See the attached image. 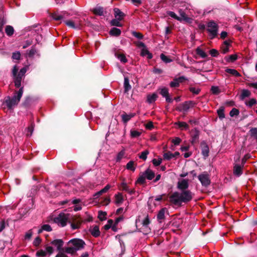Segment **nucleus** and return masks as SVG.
<instances>
[{
  "mask_svg": "<svg viewBox=\"0 0 257 257\" xmlns=\"http://www.w3.org/2000/svg\"><path fill=\"white\" fill-rule=\"evenodd\" d=\"M6 33L9 36H11L14 34V29L11 26L8 25L5 29Z\"/></svg>",
  "mask_w": 257,
  "mask_h": 257,
  "instance_id": "36",
  "label": "nucleus"
},
{
  "mask_svg": "<svg viewBox=\"0 0 257 257\" xmlns=\"http://www.w3.org/2000/svg\"><path fill=\"white\" fill-rule=\"evenodd\" d=\"M242 166L235 164L233 168V173L235 175L239 177L242 174Z\"/></svg>",
  "mask_w": 257,
  "mask_h": 257,
  "instance_id": "21",
  "label": "nucleus"
},
{
  "mask_svg": "<svg viewBox=\"0 0 257 257\" xmlns=\"http://www.w3.org/2000/svg\"><path fill=\"white\" fill-rule=\"evenodd\" d=\"M141 55L143 57L147 56L148 59H151L153 57L152 54L146 48L142 49Z\"/></svg>",
  "mask_w": 257,
  "mask_h": 257,
  "instance_id": "25",
  "label": "nucleus"
},
{
  "mask_svg": "<svg viewBox=\"0 0 257 257\" xmlns=\"http://www.w3.org/2000/svg\"><path fill=\"white\" fill-rule=\"evenodd\" d=\"M42 241V239L39 236H37L33 241V245L36 247H38Z\"/></svg>",
  "mask_w": 257,
  "mask_h": 257,
  "instance_id": "56",
  "label": "nucleus"
},
{
  "mask_svg": "<svg viewBox=\"0 0 257 257\" xmlns=\"http://www.w3.org/2000/svg\"><path fill=\"white\" fill-rule=\"evenodd\" d=\"M42 227L43 230L48 232L51 231L52 230V227L49 224H44L42 226Z\"/></svg>",
  "mask_w": 257,
  "mask_h": 257,
  "instance_id": "63",
  "label": "nucleus"
},
{
  "mask_svg": "<svg viewBox=\"0 0 257 257\" xmlns=\"http://www.w3.org/2000/svg\"><path fill=\"white\" fill-rule=\"evenodd\" d=\"M68 214H65L64 213H60L58 216L54 218V222L58 224H60L62 227H64L66 225L67 223L69 221Z\"/></svg>",
  "mask_w": 257,
  "mask_h": 257,
  "instance_id": "7",
  "label": "nucleus"
},
{
  "mask_svg": "<svg viewBox=\"0 0 257 257\" xmlns=\"http://www.w3.org/2000/svg\"><path fill=\"white\" fill-rule=\"evenodd\" d=\"M113 14L115 18L119 21H122L126 16L124 13L117 8L113 9Z\"/></svg>",
  "mask_w": 257,
  "mask_h": 257,
  "instance_id": "15",
  "label": "nucleus"
},
{
  "mask_svg": "<svg viewBox=\"0 0 257 257\" xmlns=\"http://www.w3.org/2000/svg\"><path fill=\"white\" fill-rule=\"evenodd\" d=\"M239 113V111L238 109L233 108L229 112V115L231 117L237 116Z\"/></svg>",
  "mask_w": 257,
  "mask_h": 257,
  "instance_id": "48",
  "label": "nucleus"
},
{
  "mask_svg": "<svg viewBox=\"0 0 257 257\" xmlns=\"http://www.w3.org/2000/svg\"><path fill=\"white\" fill-rule=\"evenodd\" d=\"M189 187L188 180L182 179L177 183V188L180 190L175 191L169 196V202L172 204L181 207L182 203L187 204L193 198L194 194L188 190Z\"/></svg>",
  "mask_w": 257,
  "mask_h": 257,
  "instance_id": "1",
  "label": "nucleus"
},
{
  "mask_svg": "<svg viewBox=\"0 0 257 257\" xmlns=\"http://www.w3.org/2000/svg\"><path fill=\"white\" fill-rule=\"evenodd\" d=\"M82 222L81 219L77 216L69 217L68 223L71 224V227L73 230L79 228Z\"/></svg>",
  "mask_w": 257,
  "mask_h": 257,
  "instance_id": "10",
  "label": "nucleus"
},
{
  "mask_svg": "<svg viewBox=\"0 0 257 257\" xmlns=\"http://www.w3.org/2000/svg\"><path fill=\"white\" fill-rule=\"evenodd\" d=\"M46 251L47 252V254L50 255L53 253L54 249L53 247L51 246H47L46 247Z\"/></svg>",
  "mask_w": 257,
  "mask_h": 257,
  "instance_id": "64",
  "label": "nucleus"
},
{
  "mask_svg": "<svg viewBox=\"0 0 257 257\" xmlns=\"http://www.w3.org/2000/svg\"><path fill=\"white\" fill-rule=\"evenodd\" d=\"M65 23L67 26H68L70 28H72L73 29H76L77 28V27L75 26L74 22L72 21H71V20L66 21L65 22Z\"/></svg>",
  "mask_w": 257,
  "mask_h": 257,
  "instance_id": "55",
  "label": "nucleus"
},
{
  "mask_svg": "<svg viewBox=\"0 0 257 257\" xmlns=\"http://www.w3.org/2000/svg\"><path fill=\"white\" fill-rule=\"evenodd\" d=\"M36 255L37 257H45L47 255V252L43 249H39L37 251Z\"/></svg>",
  "mask_w": 257,
  "mask_h": 257,
  "instance_id": "42",
  "label": "nucleus"
},
{
  "mask_svg": "<svg viewBox=\"0 0 257 257\" xmlns=\"http://www.w3.org/2000/svg\"><path fill=\"white\" fill-rule=\"evenodd\" d=\"M110 188V185L109 184L106 185L103 189L97 192L94 195L95 198H96L98 196L101 195L103 193L106 192Z\"/></svg>",
  "mask_w": 257,
  "mask_h": 257,
  "instance_id": "26",
  "label": "nucleus"
},
{
  "mask_svg": "<svg viewBox=\"0 0 257 257\" xmlns=\"http://www.w3.org/2000/svg\"><path fill=\"white\" fill-rule=\"evenodd\" d=\"M121 117L122 121L124 123H127L130 120L127 114L125 112H123L122 114L121 115Z\"/></svg>",
  "mask_w": 257,
  "mask_h": 257,
  "instance_id": "50",
  "label": "nucleus"
},
{
  "mask_svg": "<svg viewBox=\"0 0 257 257\" xmlns=\"http://www.w3.org/2000/svg\"><path fill=\"white\" fill-rule=\"evenodd\" d=\"M167 14L171 17H172L178 21H181V18L180 17L177 16L176 15V14L173 12L168 11L167 12Z\"/></svg>",
  "mask_w": 257,
  "mask_h": 257,
  "instance_id": "47",
  "label": "nucleus"
},
{
  "mask_svg": "<svg viewBox=\"0 0 257 257\" xmlns=\"http://www.w3.org/2000/svg\"><path fill=\"white\" fill-rule=\"evenodd\" d=\"M251 92L247 89H243L240 96V99L243 100L245 97H249Z\"/></svg>",
  "mask_w": 257,
  "mask_h": 257,
  "instance_id": "32",
  "label": "nucleus"
},
{
  "mask_svg": "<svg viewBox=\"0 0 257 257\" xmlns=\"http://www.w3.org/2000/svg\"><path fill=\"white\" fill-rule=\"evenodd\" d=\"M198 178L203 187L207 188L211 184L210 176L207 172H203L202 173L199 175Z\"/></svg>",
  "mask_w": 257,
  "mask_h": 257,
  "instance_id": "6",
  "label": "nucleus"
},
{
  "mask_svg": "<svg viewBox=\"0 0 257 257\" xmlns=\"http://www.w3.org/2000/svg\"><path fill=\"white\" fill-rule=\"evenodd\" d=\"M180 155L179 152H175L174 153H172L171 152L168 151L165 153L163 155L164 159L165 160H170L174 158H177Z\"/></svg>",
  "mask_w": 257,
  "mask_h": 257,
  "instance_id": "16",
  "label": "nucleus"
},
{
  "mask_svg": "<svg viewBox=\"0 0 257 257\" xmlns=\"http://www.w3.org/2000/svg\"><path fill=\"white\" fill-rule=\"evenodd\" d=\"M179 83L176 78H174L173 81H171L170 83V86L171 87H178L179 86Z\"/></svg>",
  "mask_w": 257,
  "mask_h": 257,
  "instance_id": "53",
  "label": "nucleus"
},
{
  "mask_svg": "<svg viewBox=\"0 0 257 257\" xmlns=\"http://www.w3.org/2000/svg\"><path fill=\"white\" fill-rule=\"evenodd\" d=\"M58 253L56 254L55 257H68V256L66 254L65 251L63 250H61L60 251H58Z\"/></svg>",
  "mask_w": 257,
  "mask_h": 257,
  "instance_id": "59",
  "label": "nucleus"
},
{
  "mask_svg": "<svg viewBox=\"0 0 257 257\" xmlns=\"http://www.w3.org/2000/svg\"><path fill=\"white\" fill-rule=\"evenodd\" d=\"M19 68L17 65H15L12 70V75L14 78L15 86L17 88H19L21 86V81L25 76L21 75L18 73Z\"/></svg>",
  "mask_w": 257,
  "mask_h": 257,
  "instance_id": "5",
  "label": "nucleus"
},
{
  "mask_svg": "<svg viewBox=\"0 0 257 257\" xmlns=\"http://www.w3.org/2000/svg\"><path fill=\"white\" fill-rule=\"evenodd\" d=\"M160 58L161 60L166 63H169L172 61V60L170 59L168 56H166L163 53L160 55Z\"/></svg>",
  "mask_w": 257,
  "mask_h": 257,
  "instance_id": "41",
  "label": "nucleus"
},
{
  "mask_svg": "<svg viewBox=\"0 0 257 257\" xmlns=\"http://www.w3.org/2000/svg\"><path fill=\"white\" fill-rule=\"evenodd\" d=\"M149 154V151L148 150H146L144 151L141 152L139 156V158L143 160H146L147 158V155Z\"/></svg>",
  "mask_w": 257,
  "mask_h": 257,
  "instance_id": "45",
  "label": "nucleus"
},
{
  "mask_svg": "<svg viewBox=\"0 0 257 257\" xmlns=\"http://www.w3.org/2000/svg\"><path fill=\"white\" fill-rule=\"evenodd\" d=\"M176 124L178 125L180 128H184L186 130L189 128L188 124L184 121H178L176 123Z\"/></svg>",
  "mask_w": 257,
  "mask_h": 257,
  "instance_id": "40",
  "label": "nucleus"
},
{
  "mask_svg": "<svg viewBox=\"0 0 257 257\" xmlns=\"http://www.w3.org/2000/svg\"><path fill=\"white\" fill-rule=\"evenodd\" d=\"M209 54L214 57H217L219 55L218 51L215 49H212L209 51Z\"/></svg>",
  "mask_w": 257,
  "mask_h": 257,
  "instance_id": "58",
  "label": "nucleus"
},
{
  "mask_svg": "<svg viewBox=\"0 0 257 257\" xmlns=\"http://www.w3.org/2000/svg\"><path fill=\"white\" fill-rule=\"evenodd\" d=\"M166 210V208H163L159 211L158 213L157 219L160 223H161L162 220H164L165 218V213Z\"/></svg>",
  "mask_w": 257,
  "mask_h": 257,
  "instance_id": "20",
  "label": "nucleus"
},
{
  "mask_svg": "<svg viewBox=\"0 0 257 257\" xmlns=\"http://www.w3.org/2000/svg\"><path fill=\"white\" fill-rule=\"evenodd\" d=\"M191 143L194 144L198 142L200 132L197 128L192 130L191 132Z\"/></svg>",
  "mask_w": 257,
  "mask_h": 257,
  "instance_id": "13",
  "label": "nucleus"
},
{
  "mask_svg": "<svg viewBox=\"0 0 257 257\" xmlns=\"http://www.w3.org/2000/svg\"><path fill=\"white\" fill-rule=\"evenodd\" d=\"M12 58L13 59L15 60H20L21 58V53L20 52L18 51L16 52H14L12 54Z\"/></svg>",
  "mask_w": 257,
  "mask_h": 257,
  "instance_id": "54",
  "label": "nucleus"
},
{
  "mask_svg": "<svg viewBox=\"0 0 257 257\" xmlns=\"http://www.w3.org/2000/svg\"><path fill=\"white\" fill-rule=\"evenodd\" d=\"M194 102L192 101H186L183 103L180 104L176 107V110L178 111L187 112L190 108L194 106Z\"/></svg>",
  "mask_w": 257,
  "mask_h": 257,
  "instance_id": "11",
  "label": "nucleus"
},
{
  "mask_svg": "<svg viewBox=\"0 0 257 257\" xmlns=\"http://www.w3.org/2000/svg\"><path fill=\"white\" fill-rule=\"evenodd\" d=\"M257 101L255 98H251L248 102H245V104L249 107H251L256 103Z\"/></svg>",
  "mask_w": 257,
  "mask_h": 257,
  "instance_id": "61",
  "label": "nucleus"
},
{
  "mask_svg": "<svg viewBox=\"0 0 257 257\" xmlns=\"http://www.w3.org/2000/svg\"><path fill=\"white\" fill-rule=\"evenodd\" d=\"M158 95L156 93H153L151 95L149 94L147 96V101L149 103H152L155 101Z\"/></svg>",
  "mask_w": 257,
  "mask_h": 257,
  "instance_id": "33",
  "label": "nucleus"
},
{
  "mask_svg": "<svg viewBox=\"0 0 257 257\" xmlns=\"http://www.w3.org/2000/svg\"><path fill=\"white\" fill-rule=\"evenodd\" d=\"M225 71L231 75L234 76L235 77H240L241 76L240 74L236 70L230 68H226Z\"/></svg>",
  "mask_w": 257,
  "mask_h": 257,
  "instance_id": "27",
  "label": "nucleus"
},
{
  "mask_svg": "<svg viewBox=\"0 0 257 257\" xmlns=\"http://www.w3.org/2000/svg\"><path fill=\"white\" fill-rule=\"evenodd\" d=\"M67 246L64 247V250L67 253L74 256L77 254V251L83 249L86 245L85 241L80 238H73L67 243Z\"/></svg>",
  "mask_w": 257,
  "mask_h": 257,
  "instance_id": "2",
  "label": "nucleus"
},
{
  "mask_svg": "<svg viewBox=\"0 0 257 257\" xmlns=\"http://www.w3.org/2000/svg\"><path fill=\"white\" fill-rule=\"evenodd\" d=\"M201 149V154L203 156L206 158L209 156V149L208 145L205 141H202L200 143Z\"/></svg>",
  "mask_w": 257,
  "mask_h": 257,
  "instance_id": "12",
  "label": "nucleus"
},
{
  "mask_svg": "<svg viewBox=\"0 0 257 257\" xmlns=\"http://www.w3.org/2000/svg\"><path fill=\"white\" fill-rule=\"evenodd\" d=\"M141 135V133L135 130H131V136L132 138H135L139 137Z\"/></svg>",
  "mask_w": 257,
  "mask_h": 257,
  "instance_id": "46",
  "label": "nucleus"
},
{
  "mask_svg": "<svg viewBox=\"0 0 257 257\" xmlns=\"http://www.w3.org/2000/svg\"><path fill=\"white\" fill-rule=\"evenodd\" d=\"M106 215L107 213L106 212L101 210L98 211V218L100 220L103 221L106 220Z\"/></svg>",
  "mask_w": 257,
  "mask_h": 257,
  "instance_id": "38",
  "label": "nucleus"
},
{
  "mask_svg": "<svg viewBox=\"0 0 257 257\" xmlns=\"http://www.w3.org/2000/svg\"><path fill=\"white\" fill-rule=\"evenodd\" d=\"M218 116L220 119H222L225 117L224 107V106L220 107L217 110Z\"/></svg>",
  "mask_w": 257,
  "mask_h": 257,
  "instance_id": "30",
  "label": "nucleus"
},
{
  "mask_svg": "<svg viewBox=\"0 0 257 257\" xmlns=\"http://www.w3.org/2000/svg\"><path fill=\"white\" fill-rule=\"evenodd\" d=\"M237 55L236 54L230 55L229 57H225V59L228 62H233L237 59Z\"/></svg>",
  "mask_w": 257,
  "mask_h": 257,
  "instance_id": "39",
  "label": "nucleus"
},
{
  "mask_svg": "<svg viewBox=\"0 0 257 257\" xmlns=\"http://www.w3.org/2000/svg\"><path fill=\"white\" fill-rule=\"evenodd\" d=\"M35 124L34 123H31V124L27 127L28 133L27 136L28 137H30L32 136Z\"/></svg>",
  "mask_w": 257,
  "mask_h": 257,
  "instance_id": "44",
  "label": "nucleus"
},
{
  "mask_svg": "<svg viewBox=\"0 0 257 257\" xmlns=\"http://www.w3.org/2000/svg\"><path fill=\"white\" fill-rule=\"evenodd\" d=\"M162 159L161 158L157 160L156 159H154L152 160V163L155 166H159L162 163Z\"/></svg>",
  "mask_w": 257,
  "mask_h": 257,
  "instance_id": "62",
  "label": "nucleus"
},
{
  "mask_svg": "<svg viewBox=\"0 0 257 257\" xmlns=\"http://www.w3.org/2000/svg\"><path fill=\"white\" fill-rule=\"evenodd\" d=\"M131 86L129 83V79L127 77H124V92H127L131 89Z\"/></svg>",
  "mask_w": 257,
  "mask_h": 257,
  "instance_id": "28",
  "label": "nucleus"
},
{
  "mask_svg": "<svg viewBox=\"0 0 257 257\" xmlns=\"http://www.w3.org/2000/svg\"><path fill=\"white\" fill-rule=\"evenodd\" d=\"M109 34L112 36L118 37L121 34V30L118 28L113 27L110 29Z\"/></svg>",
  "mask_w": 257,
  "mask_h": 257,
  "instance_id": "24",
  "label": "nucleus"
},
{
  "mask_svg": "<svg viewBox=\"0 0 257 257\" xmlns=\"http://www.w3.org/2000/svg\"><path fill=\"white\" fill-rule=\"evenodd\" d=\"M155 177V172L150 168H148L139 175L136 183L139 184H144L146 183V179L149 180H152Z\"/></svg>",
  "mask_w": 257,
  "mask_h": 257,
  "instance_id": "4",
  "label": "nucleus"
},
{
  "mask_svg": "<svg viewBox=\"0 0 257 257\" xmlns=\"http://www.w3.org/2000/svg\"><path fill=\"white\" fill-rule=\"evenodd\" d=\"M51 17L55 21H60L63 18V17L62 15H58L56 13H52L51 14Z\"/></svg>",
  "mask_w": 257,
  "mask_h": 257,
  "instance_id": "51",
  "label": "nucleus"
},
{
  "mask_svg": "<svg viewBox=\"0 0 257 257\" xmlns=\"http://www.w3.org/2000/svg\"><path fill=\"white\" fill-rule=\"evenodd\" d=\"M23 93V87L20 88L19 90L16 92V95L11 97L9 96H6L3 102V106L6 105L9 109H12L13 107L17 105L20 102V99Z\"/></svg>",
  "mask_w": 257,
  "mask_h": 257,
  "instance_id": "3",
  "label": "nucleus"
},
{
  "mask_svg": "<svg viewBox=\"0 0 257 257\" xmlns=\"http://www.w3.org/2000/svg\"><path fill=\"white\" fill-rule=\"evenodd\" d=\"M34 101L32 98L30 96H27L25 98V100L23 102L22 105L25 107H28L32 105Z\"/></svg>",
  "mask_w": 257,
  "mask_h": 257,
  "instance_id": "23",
  "label": "nucleus"
},
{
  "mask_svg": "<svg viewBox=\"0 0 257 257\" xmlns=\"http://www.w3.org/2000/svg\"><path fill=\"white\" fill-rule=\"evenodd\" d=\"M211 91L213 94L218 95L220 93V90L218 87L213 86L211 88Z\"/></svg>",
  "mask_w": 257,
  "mask_h": 257,
  "instance_id": "52",
  "label": "nucleus"
},
{
  "mask_svg": "<svg viewBox=\"0 0 257 257\" xmlns=\"http://www.w3.org/2000/svg\"><path fill=\"white\" fill-rule=\"evenodd\" d=\"M179 12L180 15L181 17V20H183L184 21L188 23H191L192 22L193 19L191 18L188 17L184 11L180 10Z\"/></svg>",
  "mask_w": 257,
  "mask_h": 257,
  "instance_id": "22",
  "label": "nucleus"
},
{
  "mask_svg": "<svg viewBox=\"0 0 257 257\" xmlns=\"http://www.w3.org/2000/svg\"><path fill=\"white\" fill-rule=\"evenodd\" d=\"M169 198V195L166 194H163L161 195H159L157 196L155 198V200L157 201H160L164 199V200H167L168 198Z\"/></svg>",
  "mask_w": 257,
  "mask_h": 257,
  "instance_id": "43",
  "label": "nucleus"
},
{
  "mask_svg": "<svg viewBox=\"0 0 257 257\" xmlns=\"http://www.w3.org/2000/svg\"><path fill=\"white\" fill-rule=\"evenodd\" d=\"M207 31L209 32L211 35V39H213L217 35L218 26L214 21H211L207 24Z\"/></svg>",
  "mask_w": 257,
  "mask_h": 257,
  "instance_id": "9",
  "label": "nucleus"
},
{
  "mask_svg": "<svg viewBox=\"0 0 257 257\" xmlns=\"http://www.w3.org/2000/svg\"><path fill=\"white\" fill-rule=\"evenodd\" d=\"M119 21H120L119 20H117V19L115 18L110 21V24L112 26H116V27H121L122 26V24H121L119 22Z\"/></svg>",
  "mask_w": 257,
  "mask_h": 257,
  "instance_id": "37",
  "label": "nucleus"
},
{
  "mask_svg": "<svg viewBox=\"0 0 257 257\" xmlns=\"http://www.w3.org/2000/svg\"><path fill=\"white\" fill-rule=\"evenodd\" d=\"M189 90L194 94H198L200 92L201 89L199 88H196L195 87H191L189 88Z\"/></svg>",
  "mask_w": 257,
  "mask_h": 257,
  "instance_id": "57",
  "label": "nucleus"
},
{
  "mask_svg": "<svg viewBox=\"0 0 257 257\" xmlns=\"http://www.w3.org/2000/svg\"><path fill=\"white\" fill-rule=\"evenodd\" d=\"M92 12L96 16H104V8L102 7H96L91 10Z\"/></svg>",
  "mask_w": 257,
  "mask_h": 257,
  "instance_id": "19",
  "label": "nucleus"
},
{
  "mask_svg": "<svg viewBox=\"0 0 257 257\" xmlns=\"http://www.w3.org/2000/svg\"><path fill=\"white\" fill-rule=\"evenodd\" d=\"M151 223V221L149 217V215H147L143 220L142 221V227L140 228L139 231L143 232L144 234H148L151 232V228L149 225Z\"/></svg>",
  "mask_w": 257,
  "mask_h": 257,
  "instance_id": "8",
  "label": "nucleus"
},
{
  "mask_svg": "<svg viewBox=\"0 0 257 257\" xmlns=\"http://www.w3.org/2000/svg\"><path fill=\"white\" fill-rule=\"evenodd\" d=\"M115 203L117 205L121 204L123 202V198L121 193H118L115 195Z\"/></svg>",
  "mask_w": 257,
  "mask_h": 257,
  "instance_id": "29",
  "label": "nucleus"
},
{
  "mask_svg": "<svg viewBox=\"0 0 257 257\" xmlns=\"http://www.w3.org/2000/svg\"><path fill=\"white\" fill-rule=\"evenodd\" d=\"M196 54L202 58H205L207 57V54L201 48L198 47L196 49Z\"/></svg>",
  "mask_w": 257,
  "mask_h": 257,
  "instance_id": "35",
  "label": "nucleus"
},
{
  "mask_svg": "<svg viewBox=\"0 0 257 257\" xmlns=\"http://www.w3.org/2000/svg\"><path fill=\"white\" fill-rule=\"evenodd\" d=\"M132 34L134 37L140 40L142 39L144 37L143 35L140 32H133Z\"/></svg>",
  "mask_w": 257,
  "mask_h": 257,
  "instance_id": "60",
  "label": "nucleus"
},
{
  "mask_svg": "<svg viewBox=\"0 0 257 257\" xmlns=\"http://www.w3.org/2000/svg\"><path fill=\"white\" fill-rule=\"evenodd\" d=\"M90 234L94 237H98L100 235V231L98 225H95L90 227L89 229Z\"/></svg>",
  "mask_w": 257,
  "mask_h": 257,
  "instance_id": "17",
  "label": "nucleus"
},
{
  "mask_svg": "<svg viewBox=\"0 0 257 257\" xmlns=\"http://www.w3.org/2000/svg\"><path fill=\"white\" fill-rule=\"evenodd\" d=\"M126 169L128 170H131L133 172H134L136 170V167L135 166V162L133 161H129L126 165Z\"/></svg>",
  "mask_w": 257,
  "mask_h": 257,
  "instance_id": "34",
  "label": "nucleus"
},
{
  "mask_svg": "<svg viewBox=\"0 0 257 257\" xmlns=\"http://www.w3.org/2000/svg\"><path fill=\"white\" fill-rule=\"evenodd\" d=\"M51 244L53 245L56 246L57 250L60 251L61 250H64V247H63L64 241L61 239H55L51 242Z\"/></svg>",
  "mask_w": 257,
  "mask_h": 257,
  "instance_id": "14",
  "label": "nucleus"
},
{
  "mask_svg": "<svg viewBox=\"0 0 257 257\" xmlns=\"http://www.w3.org/2000/svg\"><path fill=\"white\" fill-rule=\"evenodd\" d=\"M160 93L163 97H166L169 95L168 89L166 87H164L161 89Z\"/></svg>",
  "mask_w": 257,
  "mask_h": 257,
  "instance_id": "49",
  "label": "nucleus"
},
{
  "mask_svg": "<svg viewBox=\"0 0 257 257\" xmlns=\"http://www.w3.org/2000/svg\"><path fill=\"white\" fill-rule=\"evenodd\" d=\"M248 133L250 137L257 140V127H251L249 130Z\"/></svg>",
  "mask_w": 257,
  "mask_h": 257,
  "instance_id": "31",
  "label": "nucleus"
},
{
  "mask_svg": "<svg viewBox=\"0 0 257 257\" xmlns=\"http://www.w3.org/2000/svg\"><path fill=\"white\" fill-rule=\"evenodd\" d=\"M114 56L117 58L122 63H125L127 62V59L124 54L119 53L118 51L114 49Z\"/></svg>",
  "mask_w": 257,
  "mask_h": 257,
  "instance_id": "18",
  "label": "nucleus"
}]
</instances>
